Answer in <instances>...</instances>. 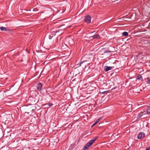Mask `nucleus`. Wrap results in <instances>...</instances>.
Returning <instances> with one entry per match:
<instances>
[{
	"label": "nucleus",
	"instance_id": "27",
	"mask_svg": "<svg viewBox=\"0 0 150 150\" xmlns=\"http://www.w3.org/2000/svg\"><path fill=\"white\" fill-rule=\"evenodd\" d=\"M94 124H93L92 125V127H94Z\"/></svg>",
	"mask_w": 150,
	"mask_h": 150
},
{
	"label": "nucleus",
	"instance_id": "8",
	"mask_svg": "<svg viewBox=\"0 0 150 150\" xmlns=\"http://www.w3.org/2000/svg\"><path fill=\"white\" fill-rule=\"evenodd\" d=\"M146 112L148 114H150V105L147 107Z\"/></svg>",
	"mask_w": 150,
	"mask_h": 150
},
{
	"label": "nucleus",
	"instance_id": "7",
	"mask_svg": "<svg viewBox=\"0 0 150 150\" xmlns=\"http://www.w3.org/2000/svg\"><path fill=\"white\" fill-rule=\"evenodd\" d=\"M0 29L2 31H8V30L6 28L4 27H0Z\"/></svg>",
	"mask_w": 150,
	"mask_h": 150
},
{
	"label": "nucleus",
	"instance_id": "18",
	"mask_svg": "<svg viewBox=\"0 0 150 150\" xmlns=\"http://www.w3.org/2000/svg\"><path fill=\"white\" fill-rule=\"evenodd\" d=\"M150 150V146L148 147L145 150Z\"/></svg>",
	"mask_w": 150,
	"mask_h": 150
},
{
	"label": "nucleus",
	"instance_id": "19",
	"mask_svg": "<svg viewBox=\"0 0 150 150\" xmlns=\"http://www.w3.org/2000/svg\"><path fill=\"white\" fill-rule=\"evenodd\" d=\"M98 137H94V142L96 141V140L98 138Z\"/></svg>",
	"mask_w": 150,
	"mask_h": 150
},
{
	"label": "nucleus",
	"instance_id": "25",
	"mask_svg": "<svg viewBox=\"0 0 150 150\" xmlns=\"http://www.w3.org/2000/svg\"><path fill=\"white\" fill-rule=\"evenodd\" d=\"M67 28V27H64V28H63V29H65V28Z\"/></svg>",
	"mask_w": 150,
	"mask_h": 150
},
{
	"label": "nucleus",
	"instance_id": "13",
	"mask_svg": "<svg viewBox=\"0 0 150 150\" xmlns=\"http://www.w3.org/2000/svg\"><path fill=\"white\" fill-rule=\"evenodd\" d=\"M122 35L124 36H126L128 35V33L127 32H124L122 33Z\"/></svg>",
	"mask_w": 150,
	"mask_h": 150
},
{
	"label": "nucleus",
	"instance_id": "30",
	"mask_svg": "<svg viewBox=\"0 0 150 150\" xmlns=\"http://www.w3.org/2000/svg\"><path fill=\"white\" fill-rule=\"evenodd\" d=\"M94 88H96V87H94Z\"/></svg>",
	"mask_w": 150,
	"mask_h": 150
},
{
	"label": "nucleus",
	"instance_id": "28",
	"mask_svg": "<svg viewBox=\"0 0 150 150\" xmlns=\"http://www.w3.org/2000/svg\"><path fill=\"white\" fill-rule=\"evenodd\" d=\"M91 37H92V38H94V36H92Z\"/></svg>",
	"mask_w": 150,
	"mask_h": 150
},
{
	"label": "nucleus",
	"instance_id": "3",
	"mask_svg": "<svg viewBox=\"0 0 150 150\" xmlns=\"http://www.w3.org/2000/svg\"><path fill=\"white\" fill-rule=\"evenodd\" d=\"M91 17L90 15H88L85 17L84 21L87 23H89L91 22Z\"/></svg>",
	"mask_w": 150,
	"mask_h": 150
},
{
	"label": "nucleus",
	"instance_id": "4",
	"mask_svg": "<svg viewBox=\"0 0 150 150\" xmlns=\"http://www.w3.org/2000/svg\"><path fill=\"white\" fill-rule=\"evenodd\" d=\"M145 134L143 132H140L138 135L137 138L138 139H141L144 137L145 136Z\"/></svg>",
	"mask_w": 150,
	"mask_h": 150
},
{
	"label": "nucleus",
	"instance_id": "15",
	"mask_svg": "<svg viewBox=\"0 0 150 150\" xmlns=\"http://www.w3.org/2000/svg\"><path fill=\"white\" fill-rule=\"evenodd\" d=\"M142 115H141L140 114H139L138 115V116H137V118H138V119L142 117Z\"/></svg>",
	"mask_w": 150,
	"mask_h": 150
},
{
	"label": "nucleus",
	"instance_id": "23",
	"mask_svg": "<svg viewBox=\"0 0 150 150\" xmlns=\"http://www.w3.org/2000/svg\"><path fill=\"white\" fill-rule=\"evenodd\" d=\"M33 11H37V9L35 8L33 9Z\"/></svg>",
	"mask_w": 150,
	"mask_h": 150
},
{
	"label": "nucleus",
	"instance_id": "17",
	"mask_svg": "<svg viewBox=\"0 0 150 150\" xmlns=\"http://www.w3.org/2000/svg\"><path fill=\"white\" fill-rule=\"evenodd\" d=\"M48 105L50 106V107H51V106H52V105H53V104L52 103H49L48 104Z\"/></svg>",
	"mask_w": 150,
	"mask_h": 150
},
{
	"label": "nucleus",
	"instance_id": "11",
	"mask_svg": "<svg viewBox=\"0 0 150 150\" xmlns=\"http://www.w3.org/2000/svg\"><path fill=\"white\" fill-rule=\"evenodd\" d=\"M142 77L141 75H139L138 76L137 79L138 80H142Z\"/></svg>",
	"mask_w": 150,
	"mask_h": 150
},
{
	"label": "nucleus",
	"instance_id": "24",
	"mask_svg": "<svg viewBox=\"0 0 150 150\" xmlns=\"http://www.w3.org/2000/svg\"><path fill=\"white\" fill-rule=\"evenodd\" d=\"M25 113H28V114H29L30 113H31V112H25Z\"/></svg>",
	"mask_w": 150,
	"mask_h": 150
},
{
	"label": "nucleus",
	"instance_id": "20",
	"mask_svg": "<svg viewBox=\"0 0 150 150\" xmlns=\"http://www.w3.org/2000/svg\"><path fill=\"white\" fill-rule=\"evenodd\" d=\"M98 100H96V102H95V103H94V105H95V104H96V105H97V102H98Z\"/></svg>",
	"mask_w": 150,
	"mask_h": 150
},
{
	"label": "nucleus",
	"instance_id": "1",
	"mask_svg": "<svg viewBox=\"0 0 150 150\" xmlns=\"http://www.w3.org/2000/svg\"><path fill=\"white\" fill-rule=\"evenodd\" d=\"M93 142L94 139L91 140L89 142L86 144L84 147V149L83 150H86L88 149L89 148V147L91 146Z\"/></svg>",
	"mask_w": 150,
	"mask_h": 150
},
{
	"label": "nucleus",
	"instance_id": "5",
	"mask_svg": "<svg viewBox=\"0 0 150 150\" xmlns=\"http://www.w3.org/2000/svg\"><path fill=\"white\" fill-rule=\"evenodd\" d=\"M42 85L41 83H38L37 85V88L38 91H41L42 89Z\"/></svg>",
	"mask_w": 150,
	"mask_h": 150
},
{
	"label": "nucleus",
	"instance_id": "2",
	"mask_svg": "<svg viewBox=\"0 0 150 150\" xmlns=\"http://www.w3.org/2000/svg\"><path fill=\"white\" fill-rule=\"evenodd\" d=\"M62 30L63 29H59V27L58 28L54 27L51 29V33H52V34L54 35L56 33L59 32V30Z\"/></svg>",
	"mask_w": 150,
	"mask_h": 150
},
{
	"label": "nucleus",
	"instance_id": "22",
	"mask_svg": "<svg viewBox=\"0 0 150 150\" xmlns=\"http://www.w3.org/2000/svg\"><path fill=\"white\" fill-rule=\"evenodd\" d=\"M52 36H51L50 35H49V38L50 39H51L52 38Z\"/></svg>",
	"mask_w": 150,
	"mask_h": 150
},
{
	"label": "nucleus",
	"instance_id": "26",
	"mask_svg": "<svg viewBox=\"0 0 150 150\" xmlns=\"http://www.w3.org/2000/svg\"><path fill=\"white\" fill-rule=\"evenodd\" d=\"M65 25H62L61 26H60V27H61V26H65Z\"/></svg>",
	"mask_w": 150,
	"mask_h": 150
},
{
	"label": "nucleus",
	"instance_id": "6",
	"mask_svg": "<svg viewBox=\"0 0 150 150\" xmlns=\"http://www.w3.org/2000/svg\"><path fill=\"white\" fill-rule=\"evenodd\" d=\"M113 67H108L107 66H105L104 67V70L105 71H108L109 70L112 69Z\"/></svg>",
	"mask_w": 150,
	"mask_h": 150
},
{
	"label": "nucleus",
	"instance_id": "12",
	"mask_svg": "<svg viewBox=\"0 0 150 150\" xmlns=\"http://www.w3.org/2000/svg\"><path fill=\"white\" fill-rule=\"evenodd\" d=\"M86 61H82L79 64H77V65L78 66V67H79L81 66V64L83 63V62H86Z\"/></svg>",
	"mask_w": 150,
	"mask_h": 150
},
{
	"label": "nucleus",
	"instance_id": "29",
	"mask_svg": "<svg viewBox=\"0 0 150 150\" xmlns=\"http://www.w3.org/2000/svg\"><path fill=\"white\" fill-rule=\"evenodd\" d=\"M105 92H105H103V93H104Z\"/></svg>",
	"mask_w": 150,
	"mask_h": 150
},
{
	"label": "nucleus",
	"instance_id": "10",
	"mask_svg": "<svg viewBox=\"0 0 150 150\" xmlns=\"http://www.w3.org/2000/svg\"><path fill=\"white\" fill-rule=\"evenodd\" d=\"M101 119L102 118L101 117L98 118L95 122H94V125L98 123L101 120Z\"/></svg>",
	"mask_w": 150,
	"mask_h": 150
},
{
	"label": "nucleus",
	"instance_id": "16",
	"mask_svg": "<svg viewBox=\"0 0 150 150\" xmlns=\"http://www.w3.org/2000/svg\"><path fill=\"white\" fill-rule=\"evenodd\" d=\"M147 81L146 83L148 84H149L150 83V79L149 78H147Z\"/></svg>",
	"mask_w": 150,
	"mask_h": 150
},
{
	"label": "nucleus",
	"instance_id": "9",
	"mask_svg": "<svg viewBox=\"0 0 150 150\" xmlns=\"http://www.w3.org/2000/svg\"><path fill=\"white\" fill-rule=\"evenodd\" d=\"M100 38V37L98 34H96L94 35V38L99 39Z\"/></svg>",
	"mask_w": 150,
	"mask_h": 150
},
{
	"label": "nucleus",
	"instance_id": "14",
	"mask_svg": "<svg viewBox=\"0 0 150 150\" xmlns=\"http://www.w3.org/2000/svg\"><path fill=\"white\" fill-rule=\"evenodd\" d=\"M30 110L31 112H32V113H31V114H32L33 113H34L35 111V110L31 108L30 109Z\"/></svg>",
	"mask_w": 150,
	"mask_h": 150
},
{
	"label": "nucleus",
	"instance_id": "21",
	"mask_svg": "<svg viewBox=\"0 0 150 150\" xmlns=\"http://www.w3.org/2000/svg\"><path fill=\"white\" fill-rule=\"evenodd\" d=\"M111 52L110 51H106V52H105V53H108V52Z\"/></svg>",
	"mask_w": 150,
	"mask_h": 150
}]
</instances>
